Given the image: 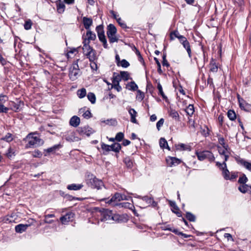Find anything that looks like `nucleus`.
Here are the masks:
<instances>
[{"mask_svg":"<svg viewBox=\"0 0 251 251\" xmlns=\"http://www.w3.org/2000/svg\"><path fill=\"white\" fill-rule=\"evenodd\" d=\"M37 132L29 133L24 139L27 142L26 145L27 148L36 147L42 145L44 141L39 137L35 136Z\"/></svg>","mask_w":251,"mask_h":251,"instance_id":"2","label":"nucleus"},{"mask_svg":"<svg viewBox=\"0 0 251 251\" xmlns=\"http://www.w3.org/2000/svg\"><path fill=\"white\" fill-rule=\"evenodd\" d=\"M65 8V4L62 2H60L57 5V10L59 13H62L64 11Z\"/></svg>","mask_w":251,"mask_h":251,"instance_id":"40","label":"nucleus"},{"mask_svg":"<svg viewBox=\"0 0 251 251\" xmlns=\"http://www.w3.org/2000/svg\"><path fill=\"white\" fill-rule=\"evenodd\" d=\"M181 161L175 157H168L166 158V162L169 167H173L179 164Z\"/></svg>","mask_w":251,"mask_h":251,"instance_id":"12","label":"nucleus"},{"mask_svg":"<svg viewBox=\"0 0 251 251\" xmlns=\"http://www.w3.org/2000/svg\"><path fill=\"white\" fill-rule=\"evenodd\" d=\"M96 30L98 33L99 40L103 43V47L105 49H108V47L104 35L103 26L102 25L97 26Z\"/></svg>","mask_w":251,"mask_h":251,"instance_id":"6","label":"nucleus"},{"mask_svg":"<svg viewBox=\"0 0 251 251\" xmlns=\"http://www.w3.org/2000/svg\"><path fill=\"white\" fill-rule=\"evenodd\" d=\"M54 214H48L45 216V222L46 223L51 224L52 223L53 221H48V219L50 218L54 217Z\"/></svg>","mask_w":251,"mask_h":251,"instance_id":"60","label":"nucleus"},{"mask_svg":"<svg viewBox=\"0 0 251 251\" xmlns=\"http://www.w3.org/2000/svg\"><path fill=\"white\" fill-rule=\"evenodd\" d=\"M224 167H223V175L225 179L228 180L230 176V172L227 170L226 164V162H223Z\"/></svg>","mask_w":251,"mask_h":251,"instance_id":"24","label":"nucleus"},{"mask_svg":"<svg viewBox=\"0 0 251 251\" xmlns=\"http://www.w3.org/2000/svg\"><path fill=\"white\" fill-rule=\"evenodd\" d=\"M176 148L177 150H180V151H185V150H189V147L188 146L184 144L181 143L180 144H178L176 146Z\"/></svg>","mask_w":251,"mask_h":251,"instance_id":"44","label":"nucleus"},{"mask_svg":"<svg viewBox=\"0 0 251 251\" xmlns=\"http://www.w3.org/2000/svg\"><path fill=\"white\" fill-rule=\"evenodd\" d=\"M82 116L86 119H89L92 117V114L91 112L89 110H86V111L84 112L83 114H82Z\"/></svg>","mask_w":251,"mask_h":251,"instance_id":"55","label":"nucleus"},{"mask_svg":"<svg viewBox=\"0 0 251 251\" xmlns=\"http://www.w3.org/2000/svg\"><path fill=\"white\" fill-rule=\"evenodd\" d=\"M169 204L172 207V211L173 212L176 214V215L180 217L181 216V213L179 211V208L176 205V202L175 201H169Z\"/></svg>","mask_w":251,"mask_h":251,"instance_id":"15","label":"nucleus"},{"mask_svg":"<svg viewBox=\"0 0 251 251\" xmlns=\"http://www.w3.org/2000/svg\"><path fill=\"white\" fill-rule=\"evenodd\" d=\"M21 102H19V104H16L14 102H12V107H11L13 110L15 111H18L20 110V105L21 104Z\"/></svg>","mask_w":251,"mask_h":251,"instance_id":"46","label":"nucleus"},{"mask_svg":"<svg viewBox=\"0 0 251 251\" xmlns=\"http://www.w3.org/2000/svg\"><path fill=\"white\" fill-rule=\"evenodd\" d=\"M157 89H158V91H159L158 94L161 95L163 99H164V100L166 99L167 97L164 94V93L163 91V89H162V86L160 83H158V84H157Z\"/></svg>","mask_w":251,"mask_h":251,"instance_id":"42","label":"nucleus"},{"mask_svg":"<svg viewBox=\"0 0 251 251\" xmlns=\"http://www.w3.org/2000/svg\"><path fill=\"white\" fill-rule=\"evenodd\" d=\"M112 88L115 89L118 92H120L122 90V87L119 83L112 84L111 89Z\"/></svg>","mask_w":251,"mask_h":251,"instance_id":"56","label":"nucleus"},{"mask_svg":"<svg viewBox=\"0 0 251 251\" xmlns=\"http://www.w3.org/2000/svg\"><path fill=\"white\" fill-rule=\"evenodd\" d=\"M87 96L88 99L92 104H94L96 102V96L94 93L91 92L88 93Z\"/></svg>","mask_w":251,"mask_h":251,"instance_id":"35","label":"nucleus"},{"mask_svg":"<svg viewBox=\"0 0 251 251\" xmlns=\"http://www.w3.org/2000/svg\"><path fill=\"white\" fill-rule=\"evenodd\" d=\"M177 38L179 39V42L181 40V37H185L184 36L181 35L179 34V32L177 31H174L171 33L170 34V39L171 40H173L174 38Z\"/></svg>","mask_w":251,"mask_h":251,"instance_id":"28","label":"nucleus"},{"mask_svg":"<svg viewBox=\"0 0 251 251\" xmlns=\"http://www.w3.org/2000/svg\"><path fill=\"white\" fill-rule=\"evenodd\" d=\"M186 218L190 222H195L196 221L195 216L191 212H188L186 214Z\"/></svg>","mask_w":251,"mask_h":251,"instance_id":"41","label":"nucleus"},{"mask_svg":"<svg viewBox=\"0 0 251 251\" xmlns=\"http://www.w3.org/2000/svg\"><path fill=\"white\" fill-rule=\"evenodd\" d=\"M101 148L102 150L106 152H108L110 151V145H106L103 143H102L101 144Z\"/></svg>","mask_w":251,"mask_h":251,"instance_id":"50","label":"nucleus"},{"mask_svg":"<svg viewBox=\"0 0 251 251\" xmlns=\"http://www.w3.org/2000/svg\"><path fill=\"white\" fill-rule=\"evenodd\" d=\"M210 71L212 72H216L218 71V66L215 64H212L210 68Z\"/></svg>","mask_w":251,"mask_h":251,"instance_id":"63","label":"nucleus"},{"mask_svg":"<svg viewBox=\"0 0 251 251\" xmlns=\"http://www.w3.org/2000/svg\"><path fill=\"white\" fill-rule=\"evenodd\" d=\"M227 115L228 118L231 121H234L236 119V114L233 110H228L227 113Z\"/></svg>","mask_w":251,"mask_h":251,"instance_id":"34","label":"nucleus"},{"mask_svg":"<svg viewBox=\"0 0 251 251\" xmlns=\"http://www.w3.org/2000/svg\"><path fill=\"white\" fill-rule=\"evenodd\" d=\"M218 152L221 157H223L224 161L226 162L227 161L229 154L231 153V150L228 146H225L221 147L219 146H217Z\"/></svg>","mask_w":251,"mask_h":251,"instance_id":"7","label":"nucleus"},{"mask_svg":"<svg viewBox=\"0 0 251 251\" xmlns=\"http://www.w3.org/2000/svg\"><path fill=\"white\" fill-rule=\"evenodd\" d=\"M110 151H113L115 152H119L121 149V145L118 143H114L111 145H110Z\"/></svg>","mask_w":251,"mask_h":251,"instance_id":"27","label":"nucleus"},{"mask_svg":"<svg viewBox=\"0 0 251 251\" xmlns=\"http://www.w3.org/2000/svg\"><path fill=\"white\" fill-rule=\"evenodd\" d=\"M234 159L238 164L243 166L247 170L251 172V162L246 161L238 155L235 156Z\"/></svg>","mask_w":251,"mask_h":251,"instance_id":"10","label":"nucleus"},{"mask_svg":"<svg viewBox=\"0 0 251 251\" xmlns=\"http://www.w3.org/2000/svg\"><path fill=\"white\" fill-rule=\"evenodd\" d=\"M169 114L170 117L174 119L175 120L177 121H179V115L176 110L171 109L169 111Z\"/></svg>","mask_w":251,"mask_h":251,"instance_id":"25","label":"nucleus"},{"mask_svg":"<svg viewBox=\"0 0 251 251\" xmlns=\"http://www.w3.org/2000/svg\"><path fill=\"white\" fill-rule=\"evenodd\" d=\"M13 139V137L12 134L10 133H7V134L3 137V138H1V140H2L3 141H5L7 142H10L12 141Z\"/></svg>","mask_w":251,"mask_h":251,"instance_id":"37","label":"nucleus"},{"mask_svg":"<svg viewBox=\"0 0 251 251\" xmlns=\"http://www.w3.org/2000/svg\"><path fill=\"white\" fill-rule=\"evenodd\" d=\"M42 155V152L39 151V150H35L34 152L32 153V156L34 157H38L40 158Z\"/></svg>","mask_w":251,"mask_h":251,"instance_id":"57","label":"nucleus"},{"mask_svg":"<svg viewBox=\"0 0 251 251\" xmlns=\"http://www.w3.org/2000/svg\"><path fill=\"white\" fill-rule=\"evenodd\" d=\"M79 59L74 62L72 66L69 68V76L72 81H75L77 79L80 75V70L78 65Z\"/></svg>","mask_w":251,"mask_h":251,"instance_id":"3","label":"nucleus"},{"mask_svg":"<svg viewBox=\"0 0 251 251\" xmlns=\"http://www.w3.org/2000/svg\"><path fill=\"white\" fill-rule=\"evenodd\" d=\"M97 215L100 216L101 221L120 222L122 217L119 214H113L111 210L107 209H101L97 211Z\"/></svg>","mask_w":251,"mask_h":251,"instance_id":"1","label":"nucleus"},{"mask_svg":"<svg viewBox=\"0 0 251 251\" xmlns=\"http://www.w3.org/2000/svg\"><path fill=\"white\" fill-rule=\"evenodd\" d=\"M124 162L127 168H131L132 167V161L129 157H126L124 160Z\"/></svg>","mask_w":251,"mask_h":251,"instance_id":"36","label":"nucleus"},{"mask_svg":"<svg viewBox=\"0 0 251 251\" xmlns=\"http://www.w3.org/2000/svg\"><path fill=\"white\" fill-rule=\"evenodd\" d=\"M77 132L80 135H86L87 136H89L94 132V131L91 127L86 126L78 127L77 129Z\"/></svg>","mask_w":251,"mask_h":251,"instance_id":"9","label":"nucleus"},{"mask_svg":"<svg viewBox=\"0 0 251 251\" xmlns=\"http://www.w3.org/2000/svg\"><path fill=\"white\" fill-rule=\"evenodd\" d=\"M86 36L87 38L84 39L83 40H88V43H90V41L95 40L96 38V34L92 32L90 30H88L86 32Z\"/></svg>","mask_w":251,"mask_h":251,"instance_id":"21","label":"nucleus"},{"mask_svg":"<svg viewBox=\"0 0 251 251\" xmlns=\"http://www.w3.org/2000/svg\"><path fill=\"white\" fill-rule=\"evenodd\" d=\"M218 142L222 146V147L228 146L227 144H226L225 139L223 137H219L218 138Z\"/></svg>","mask_w":251,"mask_h":251,"instance_id":"58","label":"nucleus"},{"mask_svg":"<svg viewBox=\"0 0 251 251\" xmlns=\"http://www.w3.org/2000/svg\"><path fill=\"white\" fill-rule=\"evenodd\" d=\"M137 198L140 199L142 200L143 201H145L148 205H151L153 207H155L156 206L157 203L155 202L153 198L151 197H149L147 196L142 197L141 196H138L137 197Z\"/></svg>","mask_w":251,"mask_h":251,"instance_id":"13","label":"nucleus"},{"mask_svg":"<svg viewBox=\"0 0 251 251\" xmlns=\"http://www.w3.org/2000/svg\"><path fill=\"white\" fill-rule=\"evenodd\" d=\"M5 155L8 158H12L13 156H15V152L11 148L8 149V151L6 152Z\"/></svg>","mask_w":251,"mask_h":251,"instance_id":"45","label":"nucleus"},{"mask_svg":"<svg viewBox=\"0 0 251 251\" xmlns=\"http://www.w3.org/2000/svg\"><path fill=\"white\" fill-rule=\"evenodd\" d=\"M207 158L209 159L210 161H213L215 160V157L213 154L209 151L208 155H207Z\"/></svg>","mask_w":251,"mask_h":251,"instance_id":"62","label":"nucleus"},{"mask_svg":"<svg viewBox=\"0 0 251 251\" xmlns=\"http://www.w3.org/2000/svg\"><path fill=\"white\" fill-rule=\"evenodd\" d=\"M248 179L246 176L245 174H242V175L240 176L238 179V183L240 184L246 183L248 181Z\"/></svg>","mask_w":251,"mask_h":251,"instance_id":"39","label":"nucleus"},{"mask_svg":"<svg viewBox=\"0 0 251 251\" xmlns=\"http://www.w3.org/2000/svg\"><path fill=\"white\" fill-rule=\"evenodd\" d=\"M124 137V134L122 132H119L118 133L115 137L116 140L120 142L121 141Z\"/></svg>","mask_w":251,"mask_h":251,"instance_id":"49","label":"nucleus"},{"mask_svg":"<svg viewBox=\"0 0 251 251\" xmlns=\"http://www.w3.org/2000/svg\"><path fill=\"white\" fill-rule=\"evenodd\" d=\"M136 54L137 55L138 57L139 61L142 63L143 64H144V61L143 59V58L142 57L140 51L139 50L136 49V51H135Z\"/></svg>","mask_w":251,"mask_h":251,"instance_id":"54","label":"nucleus"},{"mask_svg":"<svg viewBox=\"0 0 251 251\" xmlns=\"http://www.w3.org/2000/svg\"><path fill=\"white\" fill-rule=\"evenodd\" d=\"M28 226V225L27 224H19L15 226V229L18 233H22L26 230Z\"/></svg>","mask_w":251,"mask_h":251,"instance_id":"23","label":"nucleus"},{"mask_svg":"<svg viewBox=\"0 0 251 251\" xmlns=\"http://www.w3.org/2000/svg\"><path fill=\"white\" fill-rule=\"evenodd\" d=\"M238 176L237 173L231 172L228 180H233Z\"/></svg>","mask_w":251,"mask_h":251,"instance_id":"61","label":"nucleus"},{"mask_svg":"<svg viewBox=\"0 0 251 251\" xmlns=\"http://www.w3.org/2000/svg\"><path fill=\"white\" fill-rule=\"evenodd\" d=\"M162 59H163L162 65L163 66L168 67L169 66V64L166 59V53H164V52L163 53Z\"/></svg>","mask_w":251,"mask_h":251,"instance_id":"53","label":"nucleus"},{"mask_svg":"<svg viewBox=\"0 0 251 251\" xmlns=\"http://www.w3.org/2000/svg\"><path fill=\"white\" fill-rule=\"evenodd\" d=\"M129 90L135 91L138 89V86L134 81H131L127 86Z\"/></svg>","mask_w":251,"mask_h":251,"instance_id":"33","label":"nucleus"},{"mask_svg":"<svg viewBox=\"0 0 251 251\" xmlns=\"http://www.w3.org/2000/svg\"><path fill=\"white\" fill-rule=\"evenodd\" d=\"M83 51L85 55L94 50L89 45V43H88V40H83Z\"/></svg>","mask_w":251,"mask_h":251,"instance_id":"14","label":"nucleus"},{"mask_svg":"<svg viewBox=\"0 0 251 251\" xmlns=\"http://www.w3.org/2000/svg\"><path fill=\"white\" fill-rule=\"evenodd\" d=\"M164 120L163 118L160 119L156 123V127L158 130H160V128L164 124Z\"/></svg>","mask_w":251,"mask_h":251,"instance_id":"59","label":"nucleus"},{"mask_svg":"<svg viewBox=\"0 0 251 251\" xmlns=\"http://www.w3.org/2000/svg\"><path fill=\"white\" fill-rule=\"evenodd\" d=\"M59 147V145H54L52 147L47 149L46 151L48 153L54 152Z\"/></svg>","mask_w":251,"mask_h":251,"instance_id":"48","label":"nucleus"},{"mask_svg":"<svg viewBox=\"0 0 251 251\" xmlns=\"http://www.w3.org/2000/svg\"><path fill=\"white\" fill-rule=\"evenodd\" d=\"M77 95L80 99L85 97L86 95V90L85 88H83L77 91Z\"/></svg>","mask_w":251,"mask_h":251,"instance_id":"32","label":"nucleus"},{"mask_svg":"<svg viewBox=\"0 0 251 251\" xmlns=\"http://www.w3.org/2000/svg\"><path fill=\"white\" fill-rule=\"evenodd\" d=\"M128 113L131 117L130 121L134 124H137V121L136 117L137 116V113L134 109L130 108L128 109Z\"/></svg>","mask_w":251,"mask_h":251,"instance_id":"16","label":"nucleus"},{"mask_svg":"<svg viewBox=\"0 0 251 251\" xmlns=\"http://www.w3.org/2000/svg\"><path fill=\"white\" fill-rule=\"evenodd\" d=\"M181 40H180V42L186 49L189 58H191L192 57V53L190 43L186 37H181Z\"/></svg>","mask_w":251,"mask_h":251,"instance_id":"11","label":"nucleus"},{"mask_svg":"<svg viewBox=\"0 0 251 251\" xmlns=\"http://www.w3.org/2000/svg\"><path fill=\"white\" fill-rule=\"evenodd\" d=\"M83 187L82 184H71L67 186V188L69 190L77 191L81 189Z\"/></svg>","mask_w":251,"mask_h":251,"instance_id":"22","label":"nucleus"},{"mask_svg":"<svg viewBox=\"0 0 251 251\" xmlns=\"http://www.w3.org/2000/svg\"><path fill=\"white\" fill-rule=\"evenodd\" d=\"M251 189V186L246 183L240 184L238 187V190L242 193H245Z\"/></svg>","mask_w":251,"mask_h":251,"instance_id":"26","label":"nucleus"},{"mask_svg":"<svg viewBox=\"0 0 251 251\" xmlns=\"http://www.w3.org/2000/svg\"><path fill=\"white\" fill-rule=\"evenodd\" d=\"M74 214L72 212H69L67 213L65 215L60 217V220L63 224H65L66 223L72 220Z\"/></svg>","mask_w":251,"mask_h":251,"instance_id":"17","label":"nucleus"},{"mask_svg":"<svg viewBox=\"0 0 251 251\" xmlns=\"http://www.w3.org/2000/svg\"><path fill=\"white\" fill-rule=\"evenodd\" d=\"M90 67L91 69L93 70H96L97 69V65L96 62L94 61H90Z\"/></svg>","mask_w":251,"mask_h":251,"instance_id":"64","label":"nucleus"},{"mask_svg":"<svg viewBox=\"0 0 251 251\" xmlns=\"http://www.w3.org/2000/svg\"><path fill=\"white\" fill-rule=\"evenodd\" d=\"M209 152V151H204L201 152H197L196 153L198 159L200 161H203L205 159L207 158Z\"/></svg>","mask_w":251,"mask_h":251,"instance_id":"19","label":"nucleus"},{"mask_svg":"<svg viewBox=\"0 0 251 251\" xmlns=\"http://www.w3.org/2000/svg\"><path fill=\"white\" fill-rule=\"evenodd\" d=\"M83 24L86 30H90V27L92 25L93 21L91 18L84 17L82 19Z\"/></svg>","mask_w":251,"mask_h":251,"instance_id":"18","label":"nucleus"},{"mask_svg":"<svg viewBox=\"0 0 251 251\" xmlns=\"http://www.w3.org/2000/svg\"><path fill=\"white\" fill-rule=\"evenodd\" d=\"M121 79V76H120V75L116 73H114L112 80V84L120 83Z\"/></svg>","mask_w":251,"mask_h":251,"instance_id":"29","label":"nucleus"},{"mask_svg":"<svg viewBox=\"0 0 251 251\" xmlns=\"http://www.w3.org/2000/svg\"><path fill=\"white\" fill-rule=\"evenodd\" d=\"M86 181L87 184L93 188L99 189L103 186V182L97 178L93 175H88Z\"/></svg>","mask_w":251,"mask_h":251,"instance_id":"5","label":"nucleus"},{"mask_svg":"<svg viewBox=\"0 0 251 251\" xmlns=\"http://www.w3.org/2000/svg\"><path fill=\"white\" fill-rule=\"evenodd\" d=\"M120 75L121 76V79H123L125 81H127L129 79V75L127 72L121 71Z\"/></svg>","mask_w":251,"mask_h":251,"instance_id":"38","label":"nucleus"},{"mask_svg":"<svg viewBox=\"0 0 251 251\" xmlns=\"http://www.w3.org/2000/svg\"><path fill=\"white\" fill-rule=\"evenodd\" d=\"M120 66L123 68H127L129 66V63L126 59H123L120 62Z\"/></svg>","mask_w":251,"mask_h":251,"instance_id":"51","label":"nucleus"},{"mask_svg":"<svg viewBox=\"0 0 251 251\" xmlns=\"http://www.w3.org/2000/svg\"><path fill=\"white\" fill-rule=\"evenodd\" d=\"M187 114L189 116H192L195 111L194 105L189 104L185 110Z\"/></svg>","mask_w":251,"mask_h":251,"instance_id":"31","label":"nucleus"},{"mask_svg":"<svg viewBox=\"0 0 251 251\" xmlns=\"http://www.w3.org/2000/svg\"><path fill=\"white\" fill-rule=\"evenodd\" d=\"M117 29L112 24H110L107 26V35L110 43L118 42L119 39L116 36Z\"/></svg>","mask_w":251,"mask_h":251,"instance_id":"4","label":"nucleus"},{"mask_svg":"<svg viewBox=\"0 0 251 251\" xmlns=\"http://www.w3.org/2000/svg\"><path fill=\"white\" fill-rule=\"evenodd\" d=\"M86 55L89 58L90 61H94L96 58L95 51L94 50L92 51V52L87 54Z\"/></svg>","mask_w":251,"mask_h":251,"instance_id":"43","label":"nucleus"},{"mask_svg":"<svg viewBox=\"0 0 251 251\" xmlns=\"http://www.w3.org/2000/svg\"><path fill=\"white\" fill-rule=\"evenodd\" d=\"M130 198V197H127L124 194L116 193L109 200L106 201V203L111 204L113 202H117L123 200H128Z\"/></svg>","mask_w":251,"mask_h":251,"instance_id":"8","label":"nucleus"},{"mask_svg":"<svg viewBox=\"0 0 251 251\" xmlns=\"http://www.w3.org/2000/svg\"><path fill=\"white\" fill-rule=\"evenodd\" d=\"M32 22L30 20H28L25 22L24 24V28L26 30H29L31 28Z\"/></svg>","mask_w":251,"mask_h":251,"instance_id":"47","label":"nucleus"},{"mask_svg":"<svg viewBox=\"0 0 251 251\" xmlns=\"http://www.w3.org/2000/svg\"><path fill=\"white\" fill-rule=\"evenodd\" d=\"M159 145L161 148H167L169 151L170 150V147L168 146V143L166 140L164 138H161L159 141Z\"/></svg>","mask_w":251,"mask_h":251,"instance_id":"30","label":"nucleus"},{"mask_svg":"<svg viewBox=\"0 0 251 251\" xmlns=\"http://www.w3.org/2000/svg\"><path fill=\"white\" fill-rule=\"evenodd\" d=\"M80 124V119L76 116H73L70 120V124L74 127H77Z\"/></svg>","mask_w":251,"mask_h":251,"instance_id":"20","label":"nucleus"},{"mask_svg":"<svg viewBox=\"0 0 251 251\" xmlns=\"http://www.w3.org/2000/svg\"><path fill=\"white\" fill-rule=\"evenodd\" d=\"M117 22L119 24V25L123 28H126V23L124 22V21L122 20L121 18H118V19H117Z\"/></svg>","mask_w":251,"mask_h":251,"instance_id":"52","label":"nucleus"}]
</instances>
